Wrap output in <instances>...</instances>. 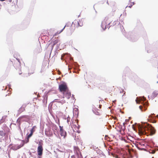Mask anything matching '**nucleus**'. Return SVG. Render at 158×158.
<instances>
[{
    "label": "nucleus",
    "instance_id": "1",
    "mask_svg": "<svg viewBox=\"0 0 158 158\" xmlns=\"http://www.w3.org/2000/svg\"><path fill=\"white\" fill-rule=\"evenodd\" d=\"M139 132L140 135H146L147 136H152L155 134L156 130L151 125L148 124L139 128Z\"/></svg>",
    "mask_w": 158,
    "mask_h": 158
},
{
    "label": "nucleus",
    "instance_id": "2",
    "mask_svg": "<svg viewBox=\"0 0 158 158\" xmlns=\"http://www.w3.org/2000/svg\"><path fill=\"white\" fill-rule=\"evenodd\" d=\"M110 23V21L109 19L105 18L102 22L101 27L103 29L105 30L107 28H109V25Z\"/></svg>",
    "mask_w": 158,
    "mask_h": 158
},
{
    "label": "nucleus",
    "instance_id": "3",
    "mask_svg": "<svg viewBox=\"0 0 158 158\" xmlns=\"http://www.w3.org/2000/svg\"><path fill=\"white\" fill-rule=\"evenodd\" d=\"M3 131H0V135L4 136L7 135L9 131V129L8 127L5 125L3 127Z\"/></svg>",
    "mask_w": 158,
    "mask_h": 158
},
{
    "label": "nucleus",
    "instance_id": "4",
    "mask_svg": "<svg viewBox=\"0 0 158 158\" xmlns=\"http://www.w3.org/2000/svg\"><path fill=\"white\" fill-rule=\"evenodd\" d=\"M135 145L137 148L139 150H146V149L144 148L145 146L143 142H137L136 143H135Z\"/></svg>",
    "mask_w": 158,
    "mask_h": 158
},
{
    "label": "nucleus",
    "instance_id": "5",
    "mask_svg": "<svg viewBox=\"0 0 158 158\" xmlns=\"http://www.w3.org/2000/svg\"><path fill=\"white\" fill-rule=\"evenodd\" d=\"M59 89L60 91L64 92L65 91L68 90V87L65 84H62L59 85Z\"/></svg>",
    "mask_w": 158,
    "mask_h": 158
},
{
    "label": "nucleus",
    "instance_id": "6",
    "mask_svg": "<svg viewBox=\"0 0 158 158\" xmlns=\"http://www.w3.org/2000/svg\"><path fill=\"white\" fill-rule=\"evenodd\" d=\"M77 125L73 124L71 125L72 127L73 131L75 132H80L79 126L76 123Z\"/></svg>",
    "mask_w": 158,
    "mask_h": 158
},
{
    "label": "nucleus",
    "instance_id": "7",
    "mask_svg": "<svg viewBox=\"0 0 158 158\" xmlns=\"http://www.w3.org/2000/svg\"><path fill=\"white\" fill-rule=\"evenodd\" d=\"M59 40L58 38H55V40H52L49 44V45L51 46V48L52 50L55 45L56 44L59 42Z\"/></svg>",
    "mask_w": 158,
    "mask_h": 158
},
{
    "label": "nucleus",
    "instance_id": "8",
    "mask_svg": "<svg viewBox=\"0 0 158 158\" xmlns=\"http://www.w3.org/2000/svg\"><path fill=\"white\" fill-rule=\"evenodd\" d=\"M43 148L42 145L39 144L37 148V152L38 155L41 156L43 154Z\"/></svg>",
    "mask_w": 158,
    "mask_h": 158
},
{
    "label": "nucleus",
    "instance_id": "9",
    "mask_svg": "<svg viewBox=\"0 0 158 158\" xmlns=\"http://www.w3.org/2000/svg\"><path fill=\"white\" fill-rule=\"evenodd\" d=\"M60 129V134L62 136H63L65 138L66 136V133L63 129V127L60 126H59Z\"/></svg>",
    "mask_w": 158,
    "mask_h": 158
},
{
    "label": "nucleus",
    "instance_id": "10",
    "mask_svg": "<svg viewBox=\"0 0 158 158\" xmlns=\"http://www.w3.org/2000/svg\"><path fill=\"white\" fill-rule=\"evenodd\" d=\"M63 98L64 97L67 98L68 99H69L71 96V94L70 92H69L68 90L66 91L63 92Z\"/></svg>",
    "mask_w": 158,
    "mask_h": 158
},
{
    "label": "nucleus",
    "instance_id": "11",
    "mask_svg": "<svg viewBox=\"0 0 158 158\" xmlns=\"http://www.w3.org/2000/svg\"><path fill=\"white\" fill-rule=\"evenodd\" d=\"M23 145H24V143H23L22 145H15L12 146L11 147V149L13 150L14 151H16V150H17L19 149L20 148H21L22 147H23Z\"/></svg>",
    "mask_w": 158,
    "mask_h": 158
},
{
    "label": "nucleus",
    "instance_id": "12",
    "mask_svg": "<svg viewBox=\"0 0 158 158\" xmlns=\"http://www.w3.org/2000/svg\"><path fill=\"white\" fill-rule=\"evenodd\" d=\"M93 112L96 114L99 115L101 114L102 112L101 110L97 109H94Z\"/></svg>",
    "mask_w": 158,
    "mask_h": 158
},
{
    "label": "nucleus",
    "instance_id": "13",
    "mask_svg": "<svg viewBox=\"0 0 158 158\" xmlns=\"http://www.w3.org/2000/svg\"><path fill=\"white\" fill-rule=\"evenodd\" d=\"M146 100L145 98L143 97V98L141 97H137L136 100V102L137 103H139L141 101H145Z\"/></svg>",
    "mask_w": 158,
    "mask_h": 158
},
{
    "label": "nucleus",
    "instance_id": "14",
    "mask_svg": "<svg viewBox=\"0 0 158 158\" xmlns=\"http://www.w3.org/2000/svg\"><path fill=\"white\" fill-rule=\"evenodd\" d=\"M45 134L47 136H51L53 135V133L50 130H47L45 131Z\"/></svg>",
    "mask_w": 158,
    "mask_h": 158
},
{
    "label": "nucleus",
    "instance_id": "15",
    "mask_svg": "<svg viewBox=\"0 0 158 158\" xmlns=\"http://www.w3.org/2000/svg\"><path fill=\"white\" fill-rule=\"evenodd\" d=\"M58 100L57 99H55L53 101V102H58L60 103L61 104H64L65 102V101L64 99L62 100H60L58 101H56Z\"/></svg>",
    "mask_w": 158,
    "mask_h": 158
},
{
    "label": "nucleus",
    "instance_id": "16",
    "mask_svg": "<svg viewBox=\"0 0 158 158\" xmlns=\"http://www.w3.org/2000/svg\"><path fill=\"white\" fill-rule=\"evenodd\" d=\"M78 26L81 27L83 25V21L82 19L79 20L77 23Z\"/></svg>",
    "mask_w": 158,
    "mask_h": 158
},
{
    "label": "nucleus",
    "instance_id": "17",
    "mask_svg": "<svg viewBox=\"0 0 158 158\" xmlns=\"http://www.w3.org/2000/svg\"><path fill=\"white\" fill-rule=\"evenodd\" d=\"M69 27L68 25L66 24L65 25V26L63 28V29H62L60 31H58L54 35V36H55L56 34H59L61 32H62L64 30V29L66 27Z\"/></svg>",
    "mask_w": 158,
    "mask_h": 158
},
{
    "label": "nucleus",
    "instance_id": "18",
    "mask_svg": "<svg viewBox=\"0 0 158 158\" xmlns=\"http://www.w3.org/2000/svg\"><path fill=\"white\" fill-rule=\"evenodd\" d=\"M36 127L35 126L33 127L30 130V132L33 134V132L35 131Z\"/></svg>",
    "mask_w": 158,
    "mask_h": 158
},
{
    "label": "nucleus",
    "instance_id": "19",
    "mask_svg": "<svg viewBox=\"0 0 158 158\" xmlns=\"http://www.w3.org/2000/svg\"><path fill=\"white\" fill-rule=\"evenodd\" d=\"M134 2H131V1H130V3L128 4V6H127L126 7H128L130 8H131L132 6H133L134 4Z\"/></svg>",
    "mask_w": 158,
    "mask_h": 158
},
{
    "label": "nucleus",
    "instance_id": "20",
    "mask_svg": "<svg viewBox=\"0 0 158 158\" xmlns=\"http://www.w3.org/2000/svg\"><path fill=\"white\" fill-rule=\"evenodd\" d=\"M115 88L114 86H111L109 88V91L112 92L115 90Z\"/></svg>",
    "mask_w": 158,
    "mask_h": 158
},
{
    "label": "nucleus",
    "instance_id": "21",
    "mask_svg": "<svg viewBox=\"0 0 158 158\" xmlns=\"http://www.w3.org/2000/svg\"><path fill=\"white\" fill-rule=\"evenodd\" d=\"M69 29L71 32H73L75 30L74 26H73V25H72L70 27Z\"/></svg>",
    "mask_w": 158,
    "mask_h": 158
},
{
    "label": "nucleus",
    "instance_id": "22",
    "mask_svg": "<svg viewBox=\"0 0 158 158\" xmlns=\"http://www.w3.org/2000/svg\"><path fill=\"white\" fill-rule=\"evenodd\" d=\"M42 49L41 47H39L38 49H36V51L38 53H40L42 51Z\"/></svg>",
    "mask_w": 158,
    "mask_h": 158
},
{
    "label": "nucleus",
    "instance_id": "23",
    "mask_svg": "<svg viewBox=\"0 0 158 158\" xmlns=\"http://www.w3.org/2000/svg\"><path fill=\"white\" fill-rule=\"evenodd\" d=\"M120 93L121 94H123L122 96H123L125 94V91L123 89H121L120 91Z\"/></svg>",
    "mask_w": 158,
    "mask_h": 158
},
{
    "label": "nucleus",
    "instance_id": "24",
    "mask_svg": "<svg viewBox=\"0 0 158 158\" xmlns=\"http://www.w3.org/2000/svg\"><path fill=\"white\" fill-rule=\"evenodd\" d=\"M33 133L30 132V134H29V135H28L27 136V137H28V138H29L30 137H31L32 135H33Z\"/></svg>",
    "mask_w": 158,
    "mask_h": 158
},
{
    "label": "nucleus",
    "instance_id": "25",
    "mask_svg": "<svg viewBox=\"0 0 158 158\" xmlns=\"http://www.w3.org/2000/svg\"><path fill=\"white\" fill-rule=\"evenodd\" d=\"M70 118L69 117L67 118V122L68 123H69L70 121Z\"/></svg>",
    "mask_w": 158,
    "mask_h": 158
},
{
    "label": "nucleus",
    "instance_id": "26",
    "mask_svg": "<svg viewBox=\"0 0 158 158\" xmlns=\"http://www.w3.org/2000/svg\"><path fill=\"white\" fill-rule=\"evenodd\" d=\"M139 108L142 111L143 110H142V109L143 108V106H139Z\"/></svg>",
    "mask_w": 158,
    "mask_h": 158
},
{
    "label": "nucleus",
    "instance_id": "27",
    "mask_svg": "<svg viewBox=\"0 0 158 158\" xmlns=\"http://www.w3.org/2000/svg\"><path fill=\"white\" fill-rule=\"evenodd\" d=\"M29 138H28V137H27V140H26L27 143L28 142H29Z\"/></svg>",
    "mask_w": 158,
    "mask_h": 158
},
{
    "label": "nucleus",
    "instance_id": "28",
    "mask_svg": "<svg viewBox=\"0 0 158 158\" xmlns=\"http://www.w3.org/2000/svg\"><path fill=\"white\" fill-rule=\"evenodd\" d=\"M64 56V55H62L61 56V60H63V57Z\"/></svg>",
    "mask_w": 158,
    "mask_h": 158
},
{
    "label": "nucleus",
    "instance_id": "29",
    "mask_svg": "<svg viewBox=\"0 0 158 158\" xmlns=\"http://www.w3.org/2000/svg\"><path fill=\"white\" fill-rule=\"evenodd\" d=\"M102 106V105H100H100H99V108H101Z\"/></svg>",
    "mask_w": 158,
    "mask_h": 158
},
{
    "label": "nucleus",
    "instance_id": "30",
    "mask_svg": "<svg viewBox=\"0 0 158 158\" xmlns=\"http://www.w3.org/2000/svg\"><path fill=\"white\" fill-rule=\"evenodd\" d=\"M38 158H41V156L38 155Z\"/></svg>",
    "mask_w": 158,
    "mask_h": 158
},
{
    "label": "nucleus",
    "instance_id": "31",
    "mask_svg": "<svg viewBox=\"0 0 158 158\" xmlns=\"http://www.w3.org/2000/svg\"><path fill=\"white\" fill-rule=\"evenodd\" d=\"M106 3L108 5H109V4L108 3V1H107V0H106Z\"/></svg>",
    "mask_w": 158,
    "mask_h": 158
},
{
    "label": "nucleus",
    "instance_id": "32",
    "mask_svg": "<svg viewBox=\"0 0 158 158\" xmlns=\"http://www.w3.org/2000/svg\"><path fill=\"white\" fill-rule=\"evenodd\" d=\"M17 60H18V62L20 64V60L19 59H18Z\"/></svg>",
    "mask_w": 158,
    "mask_h": 158
},
{
    "label": "nucleus",
    "instance_id": "33",
    "mask_svg": "<svg viewBox=\"0 0 158 158\" xmlns=\"http://www.w3.org/2000/svg\"><path fill=\"white\" fill-rule=\"evenodd\" d=\"M125 124V123H123V125H124Z\"/></svg>",
    "mask_w": 158,
    "mask_h": 158
},
{
    "label": "nucleus",
    "instance_id": "34",
    "mask_svg": "<svg viewBox=\"0 0 158 158\" xmlns=\"http://www.w3.org/2000/svg\"><path fill=\"white\" fill-rule=\"evenodd\" d=\"M10 63H11V64H12V61H11Z\"/></svg>",
    "mask_w": 158,
    "mask_h": 158
},
{
    "label": "nucleus",
    "instance_id": "35",
    "mask_svg": "<svg viewBox=\"0 0 158 158\" xmlns=\"http://www.w3.org/2000/svg\"><path fill=\"white\" fill-rule=\"evenodd\" d=\"M157 82L158 83V81Z\"/></svg>",
    "mask_w": 158,
    "mask_h": 158
},
{
    "label": "nucleus",
    "instance_id": "36",
    "mask_svg": "<svg viewBox=\"0 0 158 158\" xmlns=\"http://www.w3.org/2000/svg\"><path fill=\"white\" fill-rule=\"evenodd\" d=\"M91 158H92V157H91Z\"/></svg>",
    "mask_w": 158,
    "mask_h": 158
}]
</instances>
